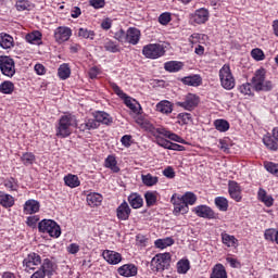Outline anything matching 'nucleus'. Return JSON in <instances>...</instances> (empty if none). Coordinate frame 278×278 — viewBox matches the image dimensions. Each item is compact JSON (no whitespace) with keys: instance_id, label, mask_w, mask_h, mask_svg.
I'll list each match as a JSON object with an SVG mask.
<instances>
[{"instance_id":"11","label":"nucleus","mask_w":278,"mask_h":278,"mask_svg":"<svg viewBox=\"0 0 278 278\" xmlns=\"http://www.w3.org/2000/svg\"><path fill=\"white\" fill-rule=\"evenodd\" d=\"M42 264V258L36 252H30L23 260V267L25 273H29L30 270H36V266H40Z\"/></svg>"},{"instance_id":"16","label":"nucleus","mask_w":278,"mask_h":278,"mask_svg":"<svg viewBox=\"0 0 278 278\" xmlns=\"http://www.w3.org/2000/svg\"><path fill=\"white\" fill-rule=\"evenodd\" d=\"M191 21L195 23V25H203L210 21V11L205 8H201L195 10V12L191 15Z\"/></svg>"},{"instance_id":"7","label":"nucleus","mask_w":278,"mask_h":278,"mask_svg":"<svg viewBox=\"0 0 278 278\" xmlns=\"http://www.w3.org/2000/svg\"><path fill=\"white\" fill-rule=\"evenodd\" d=\"M149 134L154 136V138L164 136V138H168V140H173V142H179V144H188V142L184 138H181L179 135L172 132L170 130L166 129L163 126L156 128L155 126L152 125Z\"/></svg>"},{"instance_id":"1","label":"nucleus","mask_w":278,"mask_h":278,"mask_svg":"<svg viewBox=\"0 0 278 278\" xmlns=\"http://www.w3.org/2000/svg\"><path fill=\"white\" fill-rule=\"evenodd\" d=\"M170 203L174 205V215L188 214L190 212L189 205L197 203V194L186 192L182 197L174 193L170 198Z\"/></svg>"},{"instance_id":"27","label":"nucleus","mask_w":278,"mask_h":278,"mask_svg":"<svg viewBox=\"0 0 278 278\" xmlns=\"http://www.w3.org/2000/svg\"><path fill=\"white\" fill-rule=\"evenodd\" d=\"M104 168H109L112 173H121V167H118V161H116V155L110 154L104 160Z\"/></svg>"},{"instance_id":"3","label":"nucleus","mask_w":278,"mask_h":278,"mask_svg":"<svg viewBox=\"0 0 278 278\" xmlns=\"http://www.w3.org/2000/svg\"><path fill=\"white\" fill-rule=\"evenodd\" d=\"M113 91L117 97H121V99H124V103L126 108H129L134 114L140 115L142 113V106L139 104L136 99H132L131 97L127 96V93L123 92V89L116 83H113L111 85Z\"/></svg>"},{"instance_id":"52","label":"nucleus","mask_w":278,"mask_h":278,"mask_svg":"<svg viewBox=\"0 0 278 278\" xmlns=\"http://www.w3.org/2000/svg\"><path fill=\"white\" fill-rule=\"evenodd\" d=\"M264 168L267 170V173H270L271 175H275V177H278V163L265 162Z\"/></svg>"},{"instance_id":"62","label":"nucleus","mask_w":278,"mask_h":278,"mask_svg":"<svg viewBox=\"0 0 278 278\" xmlns=\"http://www.w3.org/2000/svg\"><path fill=\"white\" fill-rule=\"evenodd\" d=\"M164 177H167V179H175V169L172 166L166 167L163 170Z\"/></svg>"},{"instance_id":"41","label":"nucleus","mask_w":278,"mask_h":278,"mask_svg":"<svg viewBox=\"0 0 278 278\" xmlns=\"http://www.w3.org/2000/svg\"><path fill=\"white\" fill-rule=\"evenodd\" d=\"M15 90L14 83L11 80H4L0 84L1 94H12Z\"/></svg>"},{"instance_id":"9","label":"nucleus","mask_w":278,"mask_h":278,"mask_svg":"<svg viewBox=\"0 0 278 278\" xmlns=\"http://www.w3.org/2000/svg\"><path fill=\"white\" fill-rule=\"evenodd\" d=\"M0 71L4 77L12 78L13 75H16V63L14 59L8 55H0Z\"/></svg>"},{"instance_id":"14","label":"nucleus","mask_w":278,"mask_h":278,"mask_svg":"<svg viewBox=\"0 0 278 278\" xmlns=\"http://www.w3.org/2000/svg\"><path fill=\"white\" fill-rule=\"evenodd\" d=\"M192 212H194L199 218H206L207 220H214L218 216L216 212H214V210L207 205H198L192 210Z\"/></svg>"},{"instance_id":"37","label":"nucleus","mask_w":278,"mask_h":278,"mask_svg":"<svg viewBox=\"0 0 278 278\" xmlns=\"http://www.w3.org/2000/svg\"><path fill=\"white\" fill-rule=\"evenodd\" d=\"M222 242L225 247H238V239L233 235H229L227 232H222Z\"/></svg>"},{"instance_id":"40","label":"nucleus","mask_w":278,"mask_h":278,"mask_svg":"<svg viewBox=\"0 0 278 278\" xmlns=\"http://www.w3.org/2000/svg\"><path fill=\"white\" fill-rule=\"evenodd\" d=\"M213 125L215 129L220 134H225L226 131H229V128L231 127L227 119H215Z\"/></svg>"},{"instance_id":"10","label":"nucleus","mask_w":278,"mask_h":278,"mask_svg":"<svg viewBox=\"0 0 278 278\" xmlns=\"http://www.w3.org/2000/svg\"><path fill=\"white\" fill-rule=\"evenodd\" d=\"M164 53H166V50L164 46L160 43H149L142 49V54L149 60H157V58H162Z\"/></svg>"},{"instance_id":"35","label":"nucleus","mask_w":278,"mask_h":278,"mask_svg":"<svg viewBox=\"0 0 278 278\" xmlns=\"http://www.w3.org/2000/svg\"><path fill=\"white\" fill-rule=\"evenodd\" d=\"M3 186L9 192H18V179L14 177H9L3 180Z\"/></svg>"},{"instance_id":"26","label":"nucleus","mask_w":278,"mask_h":278,"mask_svg":"<svg viewBox=\"0 0 278 278\" xmlns=\"http://www.w3.org/2000/svg\"><path fill=\"white\" fill-rule=\"evenodd\" d=\"M180 81L185 86H192L193 88H197L203 84V78H201V75L194 74L190 76H185L184 78L180 79Z\"/></svg>"},{"instance_id":"42","label":"nucleus","mask_w":278,"mask_h":278,"mask_svg":"<svg viewBox=\"0 0 278 278\" xmlns=\"http://www.w3.org/2000/svg\"><path fill=\"white\" fill-rule=\"evenodd\" d=\"M173 244H175V239H173L172 237H166L164 239H157L154 242V245L156 247V249H166L168 247H173Z\"/></svg>"},{"instance_id":"2","label":"nucleus","mask_w":278,"mask_h":278,"mask_svg":"<svg viewBox=\"0 0 278 278\" xmlns=\"http://www.w3.org/2000/svg\"><path fill=\"white\" fill-rule=\"evenodd\" d=\"M252 85L256 92H270L275 85L270 80H266V70L261 67L255 71L252 77Z\"/></svg>"},{"instance_id":"22","label":"nucleus","mask_w":278,"mask_h":278,"mask_svg":"<svg viewBox=\"0 0 278 278\" xmlns=\"http://www.w3.org/2000/svg\"><path fill=\"white\" fill-rule=\"evenodd\" d=\"M23 212L26 215L38 214L40 212V202L34 199L27 200L23 205Z\"/></svg>"},{"instance_id":"50","label":"nucleus","mask_w":278,"mask_h":278,"mask_svg":"<svg viewBox=\"0 0 278 278\" xmlns=\"http://www.w3.org/2000/svg\"><path fill=\"white\" fill-rule=\"evenodd\" d=\"M177 123L181 127H184V125H190V123H192V114H190V113H179L177 115Z\"/></svg>"},{"instance_id":"15","label":"nucleus","mask_w":278,"mask_h":278,"mask_svg":"<svg viewBox=\"0 0 278 278\" xmlns=\"http://www.w3.org/2000/svg\"><path fill=\"white\" fill-rule=\"evenodd\" d=\"M93 121L98 123V127H101L102 125H106V127H110L112 123H114V117L110 115V113H106L104 111H94L92 113Z\"/></svg>"},{"instance_id":"46","label":"nucleus","mask_w":278,"mask_h":278,"mask_svg":"<svg viewBox=\"0 0 278 278\" xmlns=\"http://www.w3.org/2000/svg\"><path fill=\"white\" fill-rule=\"evenodd\" d=\"M97 36L94 30H90L88 28H79L77 31L78 38H84L85 40H92Z\"/></svg>"},{"instance_id":"25","label":"nucleus","mask_w":278,"mask_h":278,"mask_svg":"<svg viewBox=\"0 0 278 278\" xmlns=\"http://www.w3.org/2000/svg\"><path fill=\"white\" fill-rule=\"evenodd\" d=\"M257 199L261 203H264L265 207H273L275 205V199L264 188H258Z\"/></svg>"},{"instance_id":"5","label":"nucleus","mask_w":278,"mask_h":278,"mask_svg":"<svg viewBox=\"0 0 278 278\" xmlns=\"http://www.w3.org/2000/svg\"><path fill=\"white\" fill-rule=\"evenodd\" d=\"M151 270L153 273H164L167 268H170V253L156 254L150 263Z\"/></svg>"},{"instance_id":"13","label":"nucleus","mask_w":278,"mask_h":278,"mask_svg":"<svg viewBox=\"0 0 278 278\" xmlns=\"http://www.w3.org/2000/svg\"><path fill=\"white\" fill-rule=\"evenodd\" d=\"M74 125L77 129H79V131H90L92 129H99V123L94 122V117L85 118L84 121H74L72 117V126Z\"/></svg>"},{"instance_id":"47","label":"nucleus","mask_w":278,"mask_h":278,"mask_svg":"<svg viewBox=\"0 0 278 278\" xmlns=\"http://www.w3.org/2000/svg\"><path fill=\"white\" fill-rule=\"evenodd\" d=\"M21 162L24 166H31L36 162V155L33 152H24L21 156Z\"/></svg>"},{"instance_id":"29","label":"nucleus","mask_w":278,"mask_h":278,"mask_svg":"<svg viewBox=\"0 0 278 278\" xmlns=\"http://www.w3.org/2000/svg\"><path fill=\"white\" fill-rule=\"evenodd\" d=\"M128 203L132 210H140L144 203V200L139 193L132 192L128 195Z\"/></svg>"},{"instance_id":"49","label":"nucleus","mask_w":278,"mask_h":278,"mask_svg":"<svg viewBox=\"0 0 278 278\" xmlns=\"http://www.w3.org/2000/svg\"><path fill=\"white\" fill-rule=\"evenodd\" d=\"M41 268L42 270L40 271L43 273V275H46L47 277H51V275H53V262H51V260H43Z\"/></svg>"},{"instance_id":"34","label":"nucleus","mask_w":278,"mask_h":278,"mask_svg":"<svg viewBox=\"0 0 278 278\" xmlns=\"http://www.w3.org/2000/svg\"><path fill=\"white\" fill-rule=\"evenodd\" d=\"M103 49H104V51H108L109 53H121V46L116 41H114L110 38H106L104 40Z\"/></svg>"},{"instance_id":"45","label":"nucleus","mask_w":278,"mask_h":278,"mask_svg":"<svg viewBox=\"0 0 278 278\" xmlns=\"http://www.w3.org/2000/svg\"><path fill=\"white\" fill-rule=\"evenodd\" d=\"M147 207H153L155 203H157V192L156 191H148L144 194Z\"/></svg>"},{"instance_id":"58","label":"nucleus","mask_w":278,"mask_h":278,"mask_svg":"<svg viewBox=\"0 0 278 278\" xmlns=\"http://www.w3.org/2000/svg\"><path fill=\"white\" fill-rule=\"evenodd\" d=\"M170 21H173V17H172L170 13H168V12L162 13L159 16V23L161 25H168V23H170Z\"/></svg>"},{"instance_id":"57","label":"nucleus","mask_w":278,"mask_h":278,"mask_svg":"<svg viewBox=\"0 0 278 278\" xmlns=\"http://www.w3.org/2000/svg\"><path fill=\"white\" fill-rule=\"evenodd\" d=\"M277 236V230L275 228H268L264 232V238L267 242H275V238Z\"/></svg>"},{"instance_id":"30","label":"nucleus","mask_w":278,"mask_h":278,"mask_svg":"<svg viewBox=\"0 0 278 278\" xmlns=\"http://www.w3.org/2000/svg\"><path fill=\"white\" fill-rule=\"evenodd\" d=\"M14 197L10 193H5L0 191V205L4 207V210H10V207H14Z\"/></svg>"},{"instance_id":"64","label":"nucleus","mask_w":278,"mask_h":278,"mask_svg":"<svg viewBox=\"0 0 278 278\" xmlns=\"http://www.w3.org/2000/svg\"><path fill=\"white\" fill-rule=\"evenodd\" d=\"M218 148L222 151H224V153H227L229 151V140H227V139H219Z\"/></svg>"},{"instance_id":"18","label":"nucleus","mask_w":278,"mask_h":278,"mask_svg":"<svg viewBox=\"0 0 278 278\" xmlns=\"http://www.w3.org/2000/svg\"><path fill=\"white\" fill-rule=\"evenodd\" d=\"M70 39H71V28L65 26H59L54 30V40L59 45H62V42H66Z\"/></svg>"},{"instance_id":"31","label":"nucleus","mask_w":278,"mask_h":278,"mask_svg":"<svg viewBox=\"0 0 278 278\" xmlns=\"http://www.w3.org/2000/svg\"><path fill=\"white\" fill-rule=\"evenodd\" d=\"M0 47L1 49H12L14 47V37L8 33H0Z\"/></svg>"},{"instance_id":"56","label":"nucleus","mask_w":278,"mask_h":278,"mask_svg":"<svg viewBox=\"0 0 278 278\" xmlns=\"http://www.w3.org/2000/svg\"><path fill=\"white\" fill-rule=\"evenodd\" d=\"M253 86H251V84L245 83L239 86L238 90L239 92H241V94H248L249 97H251L253 94V90H252Z\"/></svg>"},{"instance_id":"32","label":"nucleus","mask_w":278,"mask_h":278,"mask_svg":"<svg viewBox=\"0 0 278 278\" xmlns=\"http://www.w3.org/2000/svg\"><path fill=\"white\" fill-rule=\"evenodd\" d=\"M164 68L167 73H179L184 68V62L168 61L164 63Z\"/></svg>"},{"instance_id":"63","label":"nucleus","mask_w":278,"mask_h":278,"mask_svg":"<svg viewBox=\"0 0 278 278\" xmlns=\"http://www.w3.org/2000/svg\"><path fill=\"white\" fill-rule=\"evenodd\" d=\"M121 142L123 147H126V149H129V147H131V135H124L121 138Z\"/></svg>"},{"instance_id":"6","label":"nucleus","mask_w":278,"mask_h":278,"mask_svg":"<svg viewBox=\"0 0 278 278\" xmlns=\"http://www.w3.org/2000/svg\"><path fill=\"white\" fill-rule=\"evenodd\" d=\"M38 229L40 233H49L51 238H60L62 236L60 225L53 219H42L38 224Z\"/></svg>"},{"instance_id":"54","label":"nucleus","mask_w":278,"mask_h":278,"mask_svg":"<svg viewBox=\"0 0 278 278\" xmlns=\"http://www.w3.org/2000/svg\"><path fill=\"white\" fill-rule=\"evenodd\" d=\"M251 55H252L253 60H255L256 62H262L263 60L266 59L264 51L260 48L252 49Z\"/></svg>"},{"instance_id":"36","label":"nucleus","mask_w":278,"mask_h":278,"mask_svg":"<svg viewBox=\"0 0 278 278\" xmlns=\"http://www.w3.org/2000/svg\"><path fill=\"white\" fill-rule=\"evenodd\" d=\"M25 40L26 42H29V45H40V40H42V33H40V30L28 33L25 36Z\"/></svg>"},{"instance_id":"33","label":"nucleus","mask_w":278,"mask_h":278,"mask_svg":"<svg viewBox=\"0 0 278 278\" xmlns=\"http://www.w3.org/2000/svg\"><path fill=\"white\" fill-rule=\"evenodd\" d=\"M210 278H227V269H225V265L220 263L214 265Z\"/></svg>"},{"instance_id":"55","label":"nucleus","mask_w":278,"mask_h":278,"mask_svg":"<svg viewBox=\"0 0 278 278\" xmlns=\"http://www.w3.org/2000/svg\"><path fill=\"white\" fill-rule=\"evenodd\" d=\"M114 38L115 40H117L118 42H121L122 45L127 43V30L125 31V29H119L114 34Z\"/></svg>"},{"instance_id":"44","label":"nucleus","mask_w":278,"mask_h":278,"mask_svg":"<svg viewBox=\"0 0 278 278\" xmlns=\"http://www.w3.org/2000/svg\"><path fill=\"white\" fill-rule=\"evenodd\" d=\"M215 205L219 212H227L229 210V201L225 197L215 198Z\"/></svg>"},{"instance_id":"48","label":"nucleus","mask_w":278,"mask_h":278,"mask_svg":"<svg viewBox=\"0 0 278 278\" xmlns=\"http://www.w3.org/2000/svg\"><path fill=\"white\" fill-rule=\"evenodd\" d=\"M58 75L60 79H68V77H71V67L68 63H63L62 65H60L58 70Z\"/></svg>"},{"instance_id":"19","label":"nucleus","mask_w":278,"mask_h":278,"mask_svg":"<svg viewBox=\"0 0 278 278\" xmlns=\"http://www.w3.org/2000/svg\"><path fill=\"white\" fill-rule=\"evenodd\" d=\"M117 274L121 277H126V278L136 277V275H138V266L131 263L124 264L117 268Z\"/></svg>"},{"instance_id":"43","label":"nucleus","mask_w":278,"mask_h":278,"mask_svg":"<svg viewBox=\"0 0 278 278\" xmlns=\"http://www.w3.org/2000/svg\"><path fill=\"white\" fill-rule=\"evenodd\" d=\"M263 144H265L266 149H268L269 151H278V143H277V140H275L274 137L264 136L263 137Z\"/></svg>"},{"instance_id":"20","label":"nucleus","mask_w":278,"mask_h":278,"mask_svg":"<svg viewBox=\"0 0 278 278\" xmlns=\"http://www.w3.org/2000/svg\"><path fill=\"white\" fill-rule=\"evenodd\" d=\"M228 192H229V195L237 203H240V201H242V189L240 188V185L238 182H236L233 180L229 181Z\"/></svg>"},{"instance_id":"60","label":"nucleus","mask_w":278,"mask_h":278,"mask_svg":"<svg viewBox=\"0 0 278 278\" xmlns=\"http://www.w3.org/2000/svg\"><path fill=\"white\" fill-rule=\"evenodd\" d=\"M170 141H168L167 139H164L162 137H156V144L159 147H162L163 149H168L170 150Z\"/></svg>"},{"instance_id":"28","label":"nucleus","mask_w":278,"mask_h":278,"mask_svg":"<svg viewBox=\"0 0 278 278\" xmlns=\"http://www.w3.org/2000/svg\"><path fill=\"white\" fill-rule=\"evenodd\" d=\"M103 203V195L101 193L91 192L87 194V204L89 207H99Z\"/></svg>"},{"instance_id":"23","label":"nucleus","mask_w":278,"mask_h":278,"mask_svg":"<svg viewBox=\"0 0 278 278\" xmlns=\"http://www.w3.org/2000/svg\"><path fill=\"white\" fill-rule=\"evenodd\" d=\"M129 216H131V207H129L127 201L124 200L116 208V217L119 220H127Z\"/></svg>"},{"instance_id":"51","label":"nucleus","mask_w":278,"mask_h":278,"mask_svg":"<svg viewBox=\"0 0 278 278\" xmlns=\"http://www.w3.org/2000/svg\"><path fill=\"white\" fill-rule=\"evenodd\" d=\"M15 10L17 12H25L31 10V2L29 0H17L15 2Z\"/></svg>"},{"instance_id":"4","label":"nucleus","mask_w":278,"mask_h":278,"mask_svg":"<svg viewBox=\"0 0 278 278\" xmlns=\"http://www.w3.org/2000/svg\"><path fill=\"white\" fill-rule=\"evenodd\" d=\"M219 81L224 90H233L236 88V77L231 72V66L229 64H224L219 70Z\"/></svg>"},{"instance_id":"24","label":"nucleus","mask_w":278,"mask_h":278,"mask_svg":"<svg viewBox=\"0 0 278 278\" xmlns=\"http://www.w3.org/2000/svg\"><path fill=\"white\" fill-rule=\"evenodd\" d=\"M173 110L174 104L168 100H162L155 105V111L160 112V114H164L165 116L173 114Z\"/></svg>"},{"instance_id":"12","label":"nucleus","mask_w":278,"mask_h":278,"mask_svg":"<svg viewBox=\"0 0 278 278\" xmlns=\"http://www.w3.org/2000/svg\"><path fill=\"white\" fill-rule=\"evenodd\" d=\"M56 136L59 138H68V136H71V117L68 115H63L60 118Z\"/></svg>"},{"instance_id":"17","label":"nucleus","mask_w":278,"mask_h":278,"mask_svg":"<svg viewBox=\"0 0 278 278\" xmlns=\"http://www.w3.org/2000/svg\"><path fill=\"white\" fill-rule=\"evenodd\" d=\"M102 256L105 262L112 266H116V264H121L123 262V255L116 251L104 250Z\"/></svg>"},{"instance_id":"59","label":"nucleus","mask_w":278,"mask_h":278,"mask_svg":"<svg viewBox=\"0 0 278 278\" xmlns=\"http://www.w3.org/2000/svg\"><path fill=\"white\" fill-rule=\"evenodd\" d=\"M89 5L94 8V10H101L102 8H105V0H89Z\"/></svg>"},{"instance_id":"53","label":"nucleus","mask_w":278,"mask_h":278,"mask_svg":"<svg viewBox=\"0 0 278 278\" xmlns=\"http://www.w3.org/2000/svg\"><path fill=\"white\" fill-rule=\"evenodd\" d=\"M136 123L141 129H146V131H151V127L153 126V124L149 123V121L144 119L142 116H138Z\"/></svg>"},{"instance_id":"21","label":"nucleus","mask_w":278,"mask_h":278,"mask_svg":"<svg viewBox=\"0 0 278 278\" xmlns=\"http://www.w3.org/2000/svg\"><path fill=\"white\" fill-rule=\"evenodd\" d=\"M141 36L142 34L140 33V29L136 27H129L126 30V43L136 46L138 42H140Z\"/></svg>"},{"instance_id":"61","label":"nucleus","mask_w":278,"mask_h":278,"mask_svg":"<svg viewBox=\"0 0 278 278\" xmlns=\"http://www.w3.org/2000/svg\"><path fill=\"white\" fill-rule=\"evenodd\" d=\"M88 75L91 79H98L99 75H101V68H99L98 66H93L89 68Z\"/></svg>"},{"instance_id":"8","label":"nucleus","mask_w":278,"mask_h":278,"mask_svg":"<svg viewBox=\"0 0 278 278\" xmlns=\"http://www.w3.org/2000/svg\"><path fill=\"white\" fill-rule=\"evenodd\" d=\"M201 102V98L194 93H187L184 96L182 101H177V108H182L187 112H192L195 108H199V103Z\"/></svg>"},{"instance_id":"39","label":"nucleus","mask_w":278,"mask_h":278,"mask_svg":"<svg viewBox=\"0 0 278 278\" xmlns=\"http://www.w3.org/2000/svg\"><path fill=\"white\" fill-rule=\"evenodd\" d=\"M178 275H186L190 270V261L188 258H181L176 265Z\"/></svg>"},{"instance_id":"38","label":"nucleus","mask_w":278,"mask_h":278,"mask_svg":"<svg viewBox=\"0 0 278 278\" xmlns=\"http://www.w3.org/2000/svg\"><path fill=\"white\" fill-rule=\"evenodd\" d=\"M141 180L143 186H147L148 188H153V186H157V181H160V178L151 174H146L141 175Z\"/></svg>"}]
</instances>
